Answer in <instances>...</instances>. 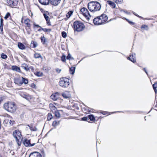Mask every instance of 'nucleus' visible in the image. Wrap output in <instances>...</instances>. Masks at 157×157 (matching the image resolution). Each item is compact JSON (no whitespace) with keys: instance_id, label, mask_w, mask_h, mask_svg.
<instances>
[{"instance_id":"1","label":"nucleus","mask_w":157,"mask_h":157,"mask_svg":"<svg viewBox=\"0 0 157 157\" xmlns=\"http://www.w3.org/2000/svg\"><path fill=\"white\" fill-rule=\"evenodd\" d=\"M108 20L107 16L103 14L94 19L93 22L94 25H100L105 24Z\"/></svg>"},{"instance_id":"2","label":"nucleus","mask_w":157,"mask_h":157,"mask_svg":"<svg viewBox=\"0 0 157 157\" xmlns=\"http://www.w3.org/2000/svg\"><path fill=\"white\" fill-rule=\"evenodd\" d=\"M101 8V5L98 2L93 1L89 2V10L90 11L94 12L99 11Z\"/></svg>"},{"instance_id":"3","label":"nucleus","mask_w":157,"mask_h":157,"mask_svg":"<svg viewBox=\"0 0 157 157\" xmlns=\"http://www.w3.org/2000/svg\"><path fill=\"white\" fill-rule=\"evenodd\" d=\"M4 107L5 110L11 113L15 112L17 109V106L13 102L5 103Z\"/></svg>"},{"instance_id":"4","label":"nucleus","mask_w":157,"mask_h":157,"mask_svg":"<svg viewBox=\"0 0 157 157\" xmlns=\"http://www.w3.org/2000/svg\"><path fill=\"white\" fill-rule=\"evenodd\" d=\"M73 27L74 30L77 32H80L82 31L85 28L84 25L80 21H77L74 22Z\"/></svg>"},{"instance_id":"5","label":"nucleus","mask_w":157,"mask_h":157,"mask_svg":"<svg viewBox=\"0 0 157 157\" xmlns=\"http://www.w3.org/2000/svg\"><path fill=\"white\" fill-rule=\"evenodd\" d=\"M59 85L63 88H66L69 85V80L66 78H62L59 82Z\"/></svg>"},{"instance_id":"6","label":"nucleus","mask_w":157,"mask_h":157,"mask_svg":"<svg viewBox=\"0 0 157 157\" xmlns=\"http://www.w3.org/2000/svg\"><path fill=\"white\" fill-rule=\"evenodd\" d=\"M13 135L15 139H21L22 137L21 132L18 130H16L14 131Z\"/></svg>"},{"instance_id":"7","label":"nucleus","mask_w":157,"mask_h":157,"mask_svg":"<svg viewBox=\"0 0 157 157\" xmlns=\"http://www.w3.org/2000/svg\"><path fill=\"white\" fill-rule=\"evenodd\" d=\"M7 3L8 6L13 7L17 6L18 0H7Z\"/></svg>"},{"instance_id":"8","label":"nucleus","mask_w":157,"mask_h":157,"mask_svg":"<svg viewBox=\"0 0 157 157\" xmlns=\"http://www.w3.org/2000/svg\"><path fill=\"white\" fill-rule=\"evenodd\" d=\"M14 81L15 84L19 86H21L23 84L22 77H21L18 76L14 78Z\"/></svg>"},{"instance_id":"9","label":"nucleus","mask_w":157,"mask_h":157,"mask_svg":"<svg viewBox=\"0 0 157 157\" xmlns=\"http://www.w3.org/2000/svg\"><path fill=\"white\" fill-rule=\"evenodd\" d=\"M80 11L86 18L88 20V10L85 8L83 7L81 9Z\"/></svg>"},{"instance_id":"10","label":"nucleus","mask_w":157,"mask_h":157,"mask_svg":"<svg viewBox=\"0 0 157 157\" xmlns=\"http://www.w3.org/2000/svg\"><path fill=\"white\" fill-rule=\"evenodd\" d=\"M23 143L24 145L26 147L33 146L35 144V143L31 144L30 143V140H28L27 139H25L23 141Z\"/></svg>"},{"instance_id":"11","label":"nucleus","mask_w":157,"mask_h":157,"mask_svg":"<svg viewBox=\"0 0 157 157\" xmlns=\"http://www.w3.org/2000/svg\"><path fill=\"white\" fill-rule=\"evenodd\" d=\"M11 118L9 117L6 119L4 121L5 124H6L7 125H13L14 123V122L11 120Z\"/></svg>"},{"instance_id":"12","label":"nucleus","mask_w":157,"mask_h":157,"mask_svg":"<svg viewBox=\"0 0 157 157\" xmlns=\"http://www.w3.org/2000/svg\"><path fill=\"white\" fill-rule=\"evenodd\" d=\"M136 54L133 53L130 55V56L128 58V59L134 63L136 61Z\"/></svg>"},{"instance_id":"13","label":"nucleus","mask_w":157,"mask_h":157,"mask_svg":"<svg viewBox=\"0 0 157 157\" xmlns=\"http://www.w3.org/2000/svg\"><path fill=\"white\" fill-rule=\"evenodd\" d=\"M29 157H42V156L40 153L36 151L31 153Z\"/></svg>"},{"instance_id":"14","label":"nucleus","mask_w":157,"mask_h":157,"mask_svg":"<svg viewBox=\"0 0 157 157\" xmlns=\"http://www.w3.org/2000/svg\"><path fill=\"white\" fill-rule=\"evenodd\" d=\"M48 13L47 12H46L45 13H43L44 16L47 21V24L48 25H50L51 24H50V23L49 21L50 20H49V17L48 16Z\"/></svg>"},{"instance_id":"15","label":"nucleus","mask_w":157,"mask_h":157,"mask_svg":"<svg viewBox=\"0 0 157 157\" xmlns=\"http://www.w3.org/2000/svg\"><path fill=\"white\" fill-rule=\"evenodd\" d=\"M61 0H49L50 3L55 6L57 5L60 2Z\"/></svg>"},{"instance_id":"16","label":"nucleus","mask_w":157,"mask_h":157,"mask_svg":"<svg viewBox=\"0 0 157 157\" xmlns=\"http://www.w3.org/2000/svg\"><path fill=\"white\" fill-rule=\"evenodd\" d=\"M21 95L23 98H24L28 100H29L31 98V96L27 94H21Z\"/></svg>"},{"instance_id":"17","label":"nucleus","mask_w":157,"mask_h":157,"mask_svg":"<svg viewBox=\"0 0 157 157\" xmlns=\"http://www.w3.org/2000/svg\"><path fill=\"white\" fill-rule=\"evenodd\" d=\"M63 96L65 98H69L71 97V94L69 92L66 91L62 94Z\"/></svg>"},{"instance_id":"18","label":"nucleus","mask_w":157,"mask_h":157,"mask_svg":"<svg viewBox=\"0 0 157 157\" xmlns=\"http://www.w3.org/2000/svg\"><path fill=\"white\" fill-rule=\"evenodd\" d=\"M107 3L112 8H114L116 7V5L113 2L108 0L107 1Z\"/></svg>"},{"instance_id":"19","label":"nucleus","mask_w":157,"mask_h":157,"mask_svg":"<svg viewBox=\"0 0 157 157\" xmlns=\"http://www.w3.org/2000/svg\"><path fill=\"white\" fill-rule=\"evenodd\" d=\"M73 13V11L72 10L69 11L66 15V17L65 18L66 20H67L72 16Z\"/></svg>"},{"instance_id":"20","label":"nucleus","mask_w":157,"mask_h":157,"mask_svg":"<svg viewBox=\"0 0 157 157\" xmlns=\"http://www.w3.org/2000/svg\"><path fill=\"white\" fill-rule=\"evenodd\" d=\"M59 93H56L55 94H54L51 96L50 97L51 99H53V100L56 101L57 100L59 97Z\"/></svg>"},{"instance_id":"21","label":"nucleus","mask_w":157,"mask_h":157,"mask_svg":"<svg viewBox=\"0 0 157 157\" xmlns=\"http://www.w3.org/2000/svg\"><path fill=\"white\" fill-rule=\"evenodd\" d=\"M96 118H97V120L98 119V117H95L93 115H89V119L92 121L91 122H95L96 121Z\"/></svg>"},{"instance_id":"22","label":"nucleus","mask_w":157,"mask_h":157,"mask_svg":"<svg viewBox=\"0 0 157 157\" xmlns=\"http://www.w3.org/2000/svg\"><path fill=\"white\" fill-rule=\"evenodd\" d=\"M39 2L42 4L46 5L50 3L49 0H39Z\"/></svg>"},{"instance_id":"23","label":"nucleus","mask_w":157,"mask_h":157,"mask_svg":"<svg viewBox=\"0 0 157 157\" xmlns=\"http://www.w3.org/2000/svg\"><path fill=\"white\" fill-rule=\"evenodd\" d=\"M11 69L13 70L18 72L20 71V68L16 66H13L11 67Z\"/></svg>"},{"instance_id":"24","label":"nucleus","mask_w":157,"mask_h":157,"mask_svg":"<svg viewBox=\"0 0 157 157\" xmlns=\"http://www.w3.org/2000/svg\"><path fill=\"white\" fill-rule=\"evenodd\" d=\"M49 107L51 111L53 112H54L57 110L56 107L52 104H50L49 105Z\"/></svg>"},{"instance_id":"25","label":"nucleus","mask_w":157,"mask_h":157,"mask_svg":"<svg viewBox=\"0 0 157 157\" xmlns=\"http://www.w3.org/2000/svg\"><path fill=\"white\" fill-rule=\"evenodd\" d=\"M18 46L19 49L21 50H23L25 48V46L21 43H18Z\"/></svg>"},{"instance_id":"26","label":"nucleus","mask_w":157,"mask_h":157,"mask_svg":"<svg viewBox=\"0 0 157 157\" xmlns=\"http://www.w3.org/2000/svg\"><path fill=\"white\" fill-rule=\"evenodd\" d=\"M37 43L34 41H32L31 43V46L32 48H35L37 46Z\"/></svg>"},{"instance_id":"27","label":"nucleus","mask_w":157,"mask_h":157,"mask_svg":"<svg viewBox=\"0 0 157 157\" xmlns=\"http://www.w3.org/2000/svg\"><path fill=\"white\" fill-rule=\"evenodd\" d=\"M30 21L29 19H26L24 20V23L28 28H30V25L29 23Z\"/></svg>"},{"instance_id":"28","label":"nucleus","mask_w":157,"mask_h":157,"mask_svg":"<svg viewBox=\"0 0 157 157\" xmlns=\"http://www.w3.org/2000/svg\"><path fill=\"white\" fill-rule=\"evenodd\" d=\"M29 127V129L30 130L32 131H35L37 130V129L35 127L33 126L32 125H28Z\"/></svg>"},{"instance_id":"29","label":"nucleus","mask_w":157,"mask_h":157,"mask_svg":"<svg viewBox=\"0 0 157 157\" xmlns=\"http://www.w3.org/2000/svg\"><path fill=\"white\" fill-rule=\"evenodd\" d=\"M75 67H71L70 68V72L71 74L72 75H73L74 74L75 70Z\"/></svg>"},{"instance_id":"30","label":"nucleus","mask_w":157,"mask_h":157,"mask_svg":"<svg viewBox=\"0 0 157 157\" xmlns=\"http://www.w3.org/2000/svg\"><path fill=\"white\" fill-rule=\"evenodd\" d=\"M153 87L155 93L156 94L157 92V90L156 89L157 88V82L155 83L153 85Z\"/></svg>"},{"instance_id":"31","label":"nucleus","mask_w":157,"mask_h":157,"mask_svg":"<svg viewBox=\"0 0 157 157\" xmlns=\"http://www.w3.org/2000/svg\"><path fill=\"white\" fill-rule=\"evenodd\" d=\"M55 113V116L57 118H59L60 117V114L58 110H56L54 112Z\"/></svg>"},{"instance_id":"32","label":"nucleus","mask_w":157,"mask_h":157,"mask_svg":"<svg viewBox=\"0 0 157 157\" xmlns=\"http://www.w3.org/2000/svg\"><path fill=\"white\" fill-rule=\"evenodd\" d=\"M22 81L23 82V83H24L25 84H26L28 83V79L26 78H24L23 77H22Z\"/></svg>"},{"instance_id":"33","label":"nucleus","mask_w":157,"mask_h":157,"mask_svg":"<svg viewBox=\"0 0 157 157\" xmlns=\"http://www.w3.org/2000/svg\"><path fill=\"white\" fill-rule=\"evenodd\" d=\"M23 65L24 69L26 71H28L30 69L29 67L27 64H23Z\"/></svg>"},{"instance_id":"34","label":"nucleus","mask_w":157,"mask_h":157,"mask_svg":"<svg viewBox=\"0 0 157 157\" xmlns=\"http://www.w3.org/2000/svg\"><path fill=\"white\" fill-rule=\"evenodd\" d=\"M34 57L36 58H42L41 56L40 55V54L39 53H35V54H34Z\"/></svg>"},{"instance_id":"35","label":"nucleus","mask_w":157,"mask_h":157,"mask_svg":"<svg viewBox=\"0 0 157 157\" xmlns=\"http://www.w3.org/2000/svg\"><path fill=\"white\" fill-rule=\"evenodd\" d=\"M10 17V13H7L5 15L4 17V18L6 20H7V19Z\"/></svg>"},{"instance_id":"36","label":"nucleus","mask_w":157,"mask_h":157,"mask_svg":"<svg viewBox=\"0 0 157 157\" xmlns=\"http://www.w3.org/2000/svg\"><path fill=\"white\" fill-rule=\"evenodd\" d=\"M42 30L44 32L47 33H49L51 30V29H47L46 28H41Z\"/></svg>"},{"instance_id":"37","label":"nucleus","mask_w":157,"mask_h":157,"mask_svg":"<svg viewBox=\"0 0 157 157\" xmlns=\"http://www.w3.org/2000/svg\"><path fill=\"white\" fill-rule=\"evenodd\" d=\"M1 56L2 59H6L7 58V56L3 53L1 54Z\"/></svg>"},{"instance_id":"38","label":"nucleus","mask_w":157,"mask_h":157,"mask_svg":"<svg viewBox=\"0 0 157 157\" xmlns=\"http://www.w3.org/2000/svg\"><path fill=\"white\" fill-rule=\"evenodd\" d=\"M141 28L142 29H144L147 30H148V26L146 25H143L141 26Z\"/></svg>"},{"instance_id":"39","label":"nucleus","mask_w":157,"mask_h":157,"mask_svg":"<svg viewBox=\"0 0 157 157\" xmlns=\"http://www.w3.org/2000/svg\"><path fill=\"white\" fill-rule=\"evenodd\" d=\"M35 75L38 77H40L43 74L40 72H37L35 73Z\"/></svg>"},{"instance_id":"40","label":"nucleus","mask_w":157,"mask_h":157,"mask_svg":"<svg viewBox=\"0 0 157 157\" xmlns=\"http://www.w3.org/2000/svg\"><path fill=\"white\" fill-rule=\"evenodd\" d=\"M21 139H21H16L17 143L19 146H21V142L19 140Z\"/></svg>"},{"instance_id":"41","label":"nucleus","mask_w":157,"mask_h":157,"mask_svg":"<svg viewBox=\"0 0 157 157\" xmlns=\"http://www.w3.org/2000/svg\"><path fill=\"white\" fill-rule=\"evenodd\" d=\"M52 118V116L51 113H48V121L50 120Z\"/></svg>"},{"instance_id":"42","label":"nucleus","mask_w":157,"mask_h":157,"mask_svg":"<svg viewBox=\"0 0 157 157\" xmlns=\"http://www.w3.org/2000/svg\"><path fill=\"white\" fill-rule=\"evenodd\" d=\"M59 122H57L56 121H55L53 122L52 123V125L54 126H56L58 125L59 124Z\"/></svg>"},{"instance_id":"43","label":"nucleus","mask_w":157,"mask_h":157,"mask_svg":"<svg viewBox=\"0 0 157 157\" xmlns=\"http://www.w3.org/2000/svg\"><path fill=\"white\" fill-rule=\"evenodd\" d=\"M62 37L64 38H65L67 36V34L64 31H63L62 33Z\"/></svg>"},{"instance_id":"44","label":"nucleus","mask_w":157,"mask_h":157,"mask_svg":"<svg viewBox=\"0 0 157 157\" xmlns=\"http://www.w3.org/2000/svg\"><path fill=\"white\" fill-rule=\"evenodd\" d=\"M41 42L43 43V44H44L45 42L46 39L45 38L44 36L41 37Z\"/></svg>"},{"instance_id":"45","label":"nucleus","mask_w":157,"mask_h":157,"mask_svg":"<svg viewBox=\"0 0 157 157\" xmlns=\"http://www.w3.org/2000/svg\"><path fill=\"white\" fill-rule=\"evenodd\" d=\"M61 60L63 62H65L66 61V56L63 55L61 57Z\"/></svg>"},{"instance_id":"46","label":"nucleus","mask_w":157,"mask_h":157,"mask_svg":"<svg viewBox=\"0 0 157 157\" xmlns=\"http://www.w3.org/2000/svg\"><path fill=\"white\" fill-rule=\"evenodd\" d=\"M122 18L123 19L126 20L127 21H128V23L129 24H131L133 25L134 24V22H132V21H129L128 19H127V18H125V17H123Z\"/></svg>"},{"instance_id":"47","label":"nucleus","mask_w":157,"mask_h":157,"mask_svg":"<svg viewBox=\"0 0 157 157\" xmlns=\"http://www.w3.org/2000/svg\"><path fill=\"white\" fill-rule=\"evenodd\" d=\"M101 113L104 115H109L110 114L109 112L105 111L101 112Z\"/></svg>"},{"instance_id":"48","label":"nucleus","mask_w":157,"mask_h":157,"mask_svg":"<svg viewBox=\"0 0 157 157\" xmlns=\"http://www.w3.org/2000/svg\"><path fill=\"white\" fill-rule=\"evenodd\" d=\"M88 119L87 117H84L81 118V120L83 121H87Z\"/></svg>"},{"instance_id":"49","label":"nucleus","mask_w":157,"mask_h":157,"mask_svg":"<svg viewBox=\"0 0 157 157\" xmlns=\"http://www.w3.org/2000/svg\"><path fill=\"white\" fill-rule=\"evenodd\" d=\"M67 59H71V55L70 54H68L67 57Z\"/></svg>"},{"instance_id":"50","label":"nucleus","mask_w":157,"mask_h":157,"mask_svg":"<svg viewBox=\"0 0 157 157\" xmlns=\"http://www.w3.org/2000/svg\"><path fill=\"white\" fill-rule=\"evenodd\" d=\"M3 19L2 18H1L0 19V25L3 26Z\"/></svg>"},{"instance_id":"51","label":"nucleus","mask_w":157,"mask_h":157,"mask_svg":"<svg viewBox=\"0 0 157 157\" xmlns=\"http://www.w3.org/2000/svg\"><path fill=\"white\" fill-rule=\"evenodd\" d=\"M3 26L2 25L0 26V31H1L2 33L3 31Z\"/></svg>"},{"instance_id":"52","label":"nucleus","mask_w":157,"mask_h":157,"mask_svg":"<svg viewBox=\"0 0 157 157\" xmlns=\"http://www.w3.org/2000/svg\"><path fill=\"white\" fill-rule=\"evenodd\" d=\"M56 71L58 73H59L60 72V71H61V69H60L59 68H56Z\"/></svg>"},{"instance_id":"53","label":"nucleus","mask_w":157,"mask_h":157,"mask_svg":"<svg viewBox=\"0 0 157 157\" xmlns=\"http://www.w3.org/2000/svg\"><path fill=\"white\" fill-rule=\"evenodd\" d=\"M33 25L34 26H36V27H41L40 26H39V25H36V24L35 23H34L33 24Z\"/></svg>"},{"instance_id":"54","label":"nucleus","mask_w":157,"mask_h":157,"mask_svg":"<svg viewBox=\"0 0 157 157\" xmlns=\"http://www.w3.org/2000/svg\"><path fill=\"white\" fill-rule=\"evenodd\" d=\"M29 125H27L26 127V129L27 130H28V129L29 128V127L28 126Z\"/></svg>"},{"instance_id":"55","label":"nucleus","mask_w":157,"mask_h":157,"mask_svg":"<svg viewBox=\"0 0 157 157\" xmlns=\"http://www.w3.org/2000/svg\"><path fill=\"white\" fill-rule=\"evenodd\" d=\"M124 13H125L127 14H129V12H128L127 11H124Z\"/></svg>"},{"instance_id":"56","label":"nucleus","mask_w":157,"mask_h":157,"mask_svg":"<svg viewBox=\"0 0 157 157\" xmlns=\"http://www.w3.org/2000/svg\"><path fill=\"white\" fill-rule=\"evenodd\" d=\"M30 69L31 70H33L34 69L32 67H29Z\"/></svg>"},{"instance_id":"57","label":"nucleus","mask_w":157,"mask_h":157,"mask_svg":"<svg viewBox=\"0 0 157 157\" xmlns=\"http://www.w3.org/2000/svg\"><path fill=\"white\" fill-rule=\"evenodd\" d=\"M144 70L146 72V73L147 74V71H146V70L145 68H144Z\"/></svg>"},{"instance_id":"58","label":"nucleus","mask_w":157,"mask_h":157,"mask_svg":"<svg viewBox=\"0 0 157 157\" xmlns=\"http://www.w3.org/2000/svg\"><path fill=\"white\" fill-rule=\"evenodd\" d=\"M21 23H23V18H22L21 20Z\"/></svg>"},{"instance_id":"59","label":"nucleus","mask_w":157,"mask_h":157,"mask_svg":"<svg viewBox=\"0 0 157 157\" xmlns=\"http://www.w3.org/2000/svg\"><path fill=\"white\" fill-rule=\"evenodd\" d=\"M41 30H42L41 29H39L38 30V31H41Z\"/></svg>"},{"instance_id":"60","label":"nucleus","mask_w":157,"mask_h":157,"mask_svg":"<svg viewBox=\"0 0 157 157\" xmlns=\"http://www.w3.org/2000/svg\"><path fill=\"white\" fill-rule=\"evenodd\" d=\"M124 10H121V12H124Z\"/></svg>"},{"instance_id":"61","label":"nucleus","mask_w":157,"mask_h":157,"mask_svg":"<svg viewBox=\"0 0 157 157\" xmlns=\"http://www.w3.org/2000/svg\"><path fill=\"white\" fill-rule=\"evenodd\" d=\"M89 113H90L91 112V110H90L89 109Z\"/></svg>"},{"instance_id":"62","label":"nucleus","mask_w":157,"mask_h":157,"mask_svg":"<svg viewBox=\"0 0 157 157\" xmlns=\"http://www.w3.org/2000/svg\"><path fill=\"white\" fill-rule=\"evenodd\" d=\"M2 99L0 98V103H1Z\"/></svg>"},{"instance_id":"63","label":"nucleus","mask_w":157,"mask_h":157,"mask_svg":"<svg viewBox=\"0 0 157 157\" xmlns=\"http://www.w3.org/2000/svg\"><path fill=\"white\" fill-rule=\"evenodd\" d=\"M133 13L136 16H138L137 15H136V13Z\"/></svg>"},{"instance_id":"64","label":"nucleus","mask_w":157,"mask_h":157,"mask_svg":"<svg viewBox=\"0 0 157 157\" xmlns=\"http://www.w3.org/2000/svg\"><path fill=\"white\" fill-rule=\"evenodd\" d=\"M87 6L88 7V3L87 4Z\"/></svg>"}]
</instances>
